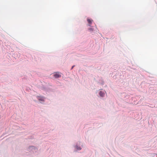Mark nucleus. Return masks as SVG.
I'll return each instance as SVG.
<instances>
[{
	"label": "nucleus",
	"instance_id": "nucleus-5",
	"mask_svg": "<svg viewBox=\"0 0 157 157\" xmlns=\"http://www.w3.org/2000/svg\"><path fill=\"white\" fill-rule=\"evenodd\" d=\"M39 100L40 101H44V99H42V98L39 99Z\"/></svg>",
	"mask_w": 157,
	"mask_h": 157
},
{
	"label": "nucleus",
	"instance_id": "nucleus-3",
	"mask_svg": "<svg viewBox=\"0 0 157 157\" xmlns=\"http://www.w3.org/2000/svg\"><path fill=\"white\" fill-rule=\"evenodd\" d=\"M105 94L104 93L102 92L101 91H100L99 93V95L101 97H103L104 96Z\"/></svg>",
	"mask_w": 157,
	"mask_h": 157
},
{
	"label": "nucleus",
	"instance_id": "nucleus-2",
	"mask_svg": "<svg viewBox=\"0 0 157 157\" xmlns=\"http://www.w3.org/2000/svg\"><path fill=\"white\" fill-rule=\"evenodd\" d=\"M87 21L88 22V23L89 24V26H91V25L92 24V22H93V21L91 19L88 18L87 19Z\"/></svg>",
	"mask_w": 157,
	"mask_h": 157
},
{
	"label": "nucleus",
	"instance_id": "nucleus-1",
	"mask_svg": "<svg viewBox=\"0 0 157 157\" xmlns=\"http://www.w3.org/2000/svg\"><path fill=\"white\" fill-rule=\"evenodd\" d=\"M53 76L56 78H59L61 76V75L59 72L54 73Z\"/></svg>",
	"mask_w": 157,
	"mask_h": 157
},
{
	"label": "nucleus",
	"instance_id": "nucleus-7",
	"mask_svg": "<svg viewBox=\"0 0 157 157\" xmlns=\"http://www.w3.org/2000/svg\"><path fill=\"white\" fill-rule=\"evenodd\" d=\"M74 66H73L72 67V68H71V69H72L74 67Z\"/></svg>",
	"mask_w": 157,
	"mask_h": 157
},
{
	"label": "nucleus",
	"instance_id": "nucleus-4",
	"mask_svg": "<svg viewBox=\"0 0 157 157\" xmlns=\"http://www.w3.org/2000/svg\"><path fill=\"white\" fill-rule=\"evenodd\" d=\"M89 30L91 31H93V29L91 28H90L89 29Z\"/></svg>",
	"mask_w": 157,
	"mask_h": 157
},
{
	"label": "nucleus",
	"instance_id": "nucleus-6",
	"mask_svg": "<svg viewBox=\"0 0 157 157\" xmlns=\"http://www.w3.org/2000/svg\"><path fill=\"white\" fill-rule=\"evenodd\" d=\"M77 149L79 150L81 149V148L80 147L78 148H77Z\"/></svg>",
	"mask_w": 157,
	"mask_h": 157
}]
</instances>
